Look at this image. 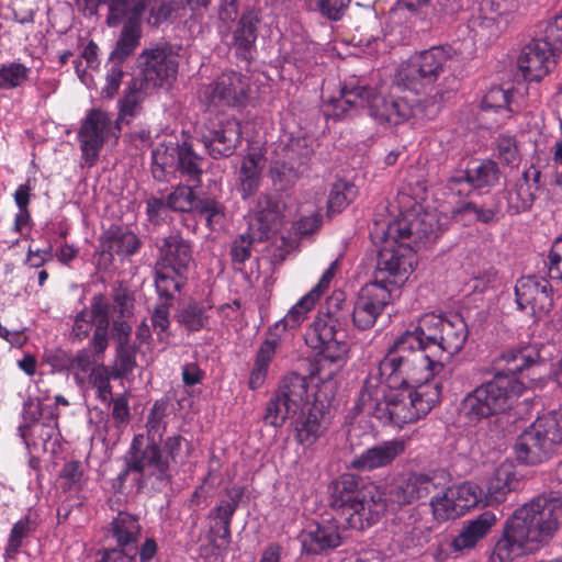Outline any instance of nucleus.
<instances>
[{
    "label": "nucleus",
    "instance_id": "obj_1",
    "mask_svg": "<svg viewBox=\"0 0 562 562\" xmlns=\"http://www.w3.org/2000/svg\"><path fill=\"white\" fill-rule=\"evenodd\" d=\"M562 524V496L543 493L507 518L494 546L492 559L512 562L549 544Z\"/></svg>",
    "mask_w": 562,
    "mask_h": 562
},
{
    "label": "nucleus",
    "instance_id": "obj_2",
    "mask_svg": "<svg viewBox=\"0 0 562 562\" xmlns=\"http://www.w3.org/2000/svg\"><path fill=\"white\" fill-rule=\"evenodd\" d=\"M539 350L528 346L508 350L495 359L498 371L491 381L469 392L460 402L458 414L465 424L475 426L480 422L504 412L512 395H519L522 383L517 373L538 363Z\"/></svg>",
    "mask_w": 562,
    "mask_h": 562
},
{
    "label": "nucleus",
    "instance_id": "obj_3",
    "mask_svg": "<svg viewBox=\"0 0 562 562\" xmlns=\"http://www.w3.org/2000/svg\"><path fill=\"white\" fill-rule=\"evenodd\" d=\"M442 369L443 363L431 359L415 328L396 337L379 362V373L390 387L413 386L422 380L418 374L423 370L427 371L424 376L427 382L429 375Z\"/></svg>",
    "mask_w": 562,
    "mask_h": 562
},
{
    "label": "nucleus",
    "instance_id": "obj_4",
    "mask_svg": "<svg viewBox=\"0 0 562 562\" xmlns=\"http://www.w3.org/2000/svg\"><path fill=\"white\" fill-rule=\"evenodd\" d=\"M356 475L345 473L330 486V506L340 510L347 526L355 530L375 524L383 515L384 506L378 487L361 490Z\"/></svg>",
    "mask_w": 562,
    "mask_h": 562
},
{
    "label": "nucleus",
    "instance_id": "obj_5",
    "mask_svg": "<svg viewBox=\"0 0 562 562\" xmlns=\"http://www.w3.org/2000/svg\"><path fill=\"white\" fill-rule=\"evenodd\" d=\"M385 228V225L375 223L370 233L372 241L381 244L372 281L395 293L414 271L417 261L413 246L398 237L384 235Z\"/></svg>",
    "mask_w": 562,
    "mask_h": 562
},
{
    "label": "nucleus",
    "instance_id": "obj_6",
    "mask_svg": "<svg viewBox=\"0 0 562 562\" xmlns=\"http://www.w3.org/2000/svg\"><path fill=\"white\" fill-rule=\"evenodd\" d=\"M415 330L431 359L441 363L443 356L449 359L459 353L469 336L468 325L459 314H425L418 319Z\"/></svg>",
    "mask_w": 562,
    "mask_h": 562
},
{
    "label": "nucleus",
    "instance_id": "obj_7",
    "mask_svg": "<svg viewBox=\"0 0 562 562\" xmlns=\"http://www.w3.org/2000/svg\"><path fill=\"white\" fill-rule=\"evenodd\" d=\"M562 443V412H551L538 417L517 438V460L538 464L550 459Z\"/></svg>",
    "mask_w": 562,
    "mask_h": 562
},
{
    "label": "nucleus",
    "instance_id": "obj_8",
    "mask_svg": "<svg viewBox=\"0 0 562 562\" xmlns=\"http://www.w3.org/2000/svg\"><path fill=\"white\" fill-rule=\"evenodd\" d=\"M451 48L432 46L413 55L396 72L400 87L422 93L450 71Z\"/></svg>",
    "mask_w": 562,
    "mask_h": 562
},
{
    "label": "nucleus",
    "instance_id": "obj_9",
    "mask_svg": "<svg viewBox=\"0 0 562 562\" xmlns=\"http://www.w3.org/2000/svg\"><path fill=\"white\" fill-rule=\"evenodd\" d=\"M125 0H108L109 15L106 23L111 27L117 26L124 19L120 37L111 52L109 61L122 65L139 45L142 35L140 22L144 14V0H136L132 8L126 7Z\"/></svg>",
    "mask_w": 562,
    "mask_h": 562
},
{
    "label": "nucleus",
    "instance_id": "obj_10",
    "mask_svg": "<svg viewBox=\"0 0 562 562\" xmlns=\"http://www.w3.org/2000/svg\"><path fill=\"white\" fill-rule=\"evenodd\" d=\"M307 392L306 376L296 372L286 374L267 403L263 422L274 428L282 427L286 419L297 414L299 409L311 404L307 402Z\"/></svg>",
    "mask_w": 562,
    "mask_h": 562
},
{
    "label": "nucleus",
    "instance_id": "obj_11",
    "mask_svg": "<svg viewBox=\"0 0 562 562\" xmlns=\"http://www.w3.org/2000/svg\"><path fill=\"white\" fill-rule=\"evenodd\" d=\"M196 134L214 159L233 156L241 143V125L233 116H205L196 127Z\"/></svg>",
    "mask_w": 562,
    "mask_h": 562
},
{
    "label": "nucleus",
    "instance_id": "obj_12",
    "mask_svg": "<svg viewBox=\"0 0 562 562\" xmlns=\"http://www.w3.org/2000/svg\"><path fill=\"white\" fill-rule=\"evenodd\" d=\"M125 456L128 460V470L142 474V482L155 477L158 488L171 483L170 463L162 456L157 440H147L145 443L144 435H136Z\"/></svg>",
    "mask_w": 562,
    "mask_h": 562
},
{
    "label": "nucleus",
    "instance_id": "obj_13",
    "mask_svg": "<svg viewBox=\"0 0 562 562\" xmlns=\"http://www.w3.org/2000/svg\"><path fill=\"white\" fill-rule=\"evenodd\" d=\"M341 324L337 318L317 314L305 334L307 346L319 349L324 360L330 362L342 360L349 346Z\"/></svg>",
    "mask_w": 562,
    "mask_h": 562
},
{
    "label": "nucleus",
    "instance_id": "obj_14",
    "mask_svg": "<svg viewBox=\"0 0 562 562\" xmlns=\"http://www.w3.org/2000/svg\"><path fill=\"white\" fill-rule=\"evenodd\" d=\"M292 418L291 428L295 441L303 448H311L328 429L329 402L316 396L310 405L299 409Z\"/></svg>",
    "mask_w": 562,
    "mask_h": 562
},
{
    "label": "nucleus",
    "instance_id": "obj_15",
    "mask_svg": "<svg viewBox=\"0 0 562 562\" xmlns=\"http://www.w3.org/2000/svg\"><path fill=\"white\" fill-rule=\"evenodd\" d=\"M442 386L438 381H427L416 386L405 395L400 407L389 412V423L401 425L409 424L426 416L441 398Z\"/></svg>",
    "mask_w": 562,
    "mask_h": 562
},
{
    "label": "nucleus",
    "instance_id": "obj_16",
    "mask_svg": "<svg viewBox=\"0 0 562 562\" xmlns=\"http://www.w3.org/2000/svg\"><path fill=\"white\" fill-rule=\"evenodd\" d=\"M142 69V81L150 88L161 87L176 79L178 61L172 54L171 46H162L145 49L137 58Z\"/></svg>",
    "mask_w": 562,
    "mask_h": 562
},
{
    "label": "nucleus",
    "instance_id": "obj_17",
    "mask_svg": "<svg viewBox=\"0 0 562 562\" xmlns=\"http://www.w3.org/2000/svg\"><path fill=\"white\" fill-rule=\"evenodd\" d=\"M248 79L239 72H223L207 85L202 92L203 101L209 106L237 108L246 104L248 99Z\"/></svg>",
    "mask_w": 562,
    "mask_h": 562
},
{
    "label": "nucleus",
    "instance_id": "obj_18",
    "mask_svg": "<svg viewBox=\"0 0 562 562\" xmlns=\"http://www.w3.org/2000/svg\"><path fill=\"white\" fill-rule=\"evenodd\" d=\"M111 131L112 121L106 112L100 109L88 112L78 131V139L82 158L89 167L95 164Z\"/></svg>",
    "mask_w": 562,
    "mask_h": 562
},
{
    "label": "nucleus",
    "instance_id": "obj_19",
    "mask_svg": "<svg viewBox=\"0 0 562 562\" xmlns=\"http://www.w3.org/2000/svg\"><path fill=\"white\" fill-rule=\"evenodd\" d=\"M393 294L392 290L373 281L362 286L352 310L355 326L361 330L373 327L378 317L391 303Z\"/></svg>",
    "mask_w": 562,
    "mask_h": 562
},
{
    "label": "nucleus",
    "instance_id": "obj_20",
    "mask_svg": "<svg viewBox=\"0 0 562 562\" xmlns=\"http://www.w3.org/2000/svg\"><path fill=\"white\" fill-rule=\"evenodd\" d=\"M385 225L384 235L398 237L403 243L411 244L413 249L429 241H434L439 236L438 221L434 214L423 213L413 218H401Z\"/></svg>",
    "mask_w": 562,
    "mask_h": 562
},
{
    "label": "nucleus",
    "instance_id": "obj_21",
    "mask_svg": "<svg viewBox=\"0 0 562 562\" xmlns=\"http://www.w3.org/2000/svg\"><path fill=\"white\" fill-rule=\"evenodd\" d=\"M515 295L518 308H530L537 317L548 314L553 307V289L543 277H521L516 282Z\"/></svg>",
    "mask_w": 562,
    "mask_h": 562
},
{
    "label": "nucleus",
    "instance_id": "obj_22",
    "mask_svg": "<svg viewBox=\"0 0 562 562\" xmlns=\"http://www.w3.org/2000/svg\"><path fill=\"white\" fill-rule=\"evenodd\" d=\"M364 109L384 126L400 125L415 114L414 108L405 99L379 93L371 87L369 98L364 100Z\"/></svg>",
    "mask_w": 562,
    "mask_h": 562
},
{
    "label": "nucleus",
    "instance_id": "obj_23",
    "mask_svg": "<svg viewBox=\"0 0 562 562\" xmlns=\"http://www.w3.org/2000/svg\"><path fill=\"white\" fill-rule=\"evenodd\" d=\"M555 57L546 45L532 38L521 48L517 65L525 80L540 81L557 64Z\"/></svg>",
    "mask_w": 562,
    "mask_h": 562
},
{
    "label": "nucleus",
    "instance_id": "obj_24",
    "mask_svg": "<svg viewBox=\"0 0 562 562\" xmlns=\"http://www.w3.org/2000/svg\"><path fill=\"white\" fill-rule=\"evenodd\" d=\"M406 441L403 438L385 440L366 449L355 457L350 467L361 472L390 467L405 452Z\"/></svg>",
    "mask_w": 562,
    "mask_h": 562
},
{
    "label": "nucleus",
    "instance_id": "obj_25",
    "mask_svg": "<svg viewBox=\"0 0 562 562\" xmlns=\"http://www.w3.org/2000/svg\"><path fill=\"white\" fill-rule=\"evenodd\" d=\"M155 265L189 274L193 265L190 243L179 233H172L165 237L159 247V258Z\"/></svg>",
    "mask_w": 562,
    "mask_h": 562
},
{
    "label": "nucleus",
    "instance_id": "obj_26",
    "mask_svg": "<svg viewBox=\"0 0 562 562\" xmlns=\"http://www.w3.org/2000/svg\"><path fill=\"white\" fill-rule=\"evenodd\" d=\"M260 16L254 10L243 13L232 34L231 47L235 55L250 63L257 52L256 41L258 37V25Z\"/></svg>",
    "mask_w": 562,
    "mask_h": 562
},
{
    "label": "nucleus",
    "instance_id": "obj_27",
    "mask_svg": "<svg viewBox=\"0 0 562 562\" xmlns=\"http://www.w3.org/2000/svg\"><path fill=\"white\" fill-rule=\"evenodd\" d=\"M100 245L102 252L110 257H113V255L131 257L138 252L143 241L127 226L111 225L102 234Z\"/></svg>",
    "mask_w": 562,
    "mask_h": 562
},
{
    "label": "nucleus",
    "instance_id": "obj_28",
    "mask_svg": "<svg viewBox=\"0 0 562 562\" xmlns=\"http://www.w3.org/2000/svg\"><path fill=\"white\" fill-rule=\"evenodd\" d=\"M497 518L492 512H484L463 522L459 533L452 539L451 548L456 552L472 550L490 532Z\"/></svg>",
    "mask_w": 562,
    "mask_h": 562
},
{
    "label": "nucleus",
    "instance_id": "obj_29",
    "mask_svg": "<svg viewBox=\"0 0 562 562\" xmlns=\"http://www.w3.org/2000/svg\"><path fill=\"white\" fill-rule=\"evenodd\" d=\"M302 549L307 554H319L341 544V536L336 524L317 525L301 536Z\"/></svg>",
    "mask_w": 562,
    "mask_h": 562
},
{
    "label": "nucleus",
    "instance_id": "obj_30",
    "mask_svg": "<svg viewBox=\"0 0 562 562\" xmlns=\"http://www.w3.org/2000/svg\"><path fill=\"white\" fill-rule=\"evenodd\" d=\"M263 168L265 157L258 150H252L243 158L238 173V190L244 200L259 189Z\"/></svg>",
    "mask_w": 562,
    "mask_h": 562
},
{
    "label": "nucleus",
    "instance_id": "obj_31",
    "mask_svg": "<svg viewBox=\"0 0 562 562\" xmlns=\"http://www.w3.org/2000/svg\"><path fill=\"white\" fill-rule=\"evenodd\" d=\"M203 157L195 153L192 142L187 138L178 145L175 172L187 179L188 183L198 187L203 173Z\"/></svg>",
    "mask_w": 562,
    "mask_h": 562
},
{
    "label": "nucleus",
    "instance_id": "obj_32",
    "mask_svg": "<svg viewBox=\"0 0 562 562\" xmlns=\"http://www.w3.org/2000/svg\"><path fill=\"white\" fill-rule=\"evenodd\" d=\"M492 4L490 0L482 1L468 19L469 30L480 40L491 41L499 33V15L492 10Z\"/></svg>",
    "mask_w": 562,
    "mask_h": 562
},
{
    "label": "nucleus",
    "instance_id": "obj_33",
    "mask_svg": "<svg viewBox=\"0 0 562 562\" xmlns=\"http://www.w3.org/2000/svg\"><path fill=\"white\" fill-rule=\"evenodd\" d=\"M512 463L501 464L487 482V499L490 503H503L507 495L519 487Z\"/></svg>",
    "mask_w": 562,
    "mask_h": 562
},
{
    "label": "nucleus",
    "instance_id": "obj_34",
    "mask_svg": "<svg viewBox=\"0 0 562 562\" xmlns=\"http://www.w3.org/2000/svg\"><path fill=\"white\" fill-rule=\"evenodd\" d=\"M501 177V169L491 159L473 160L465 168V179L471 191L495 187Z\"/></svg>",
    "mask_w": 562,
    "mask_h": 562
},
{
    "label": "nucleus",
    "instance_id": "obj_35",
    "mask_svg": "<svg viewBox=\"0 0 562 562\" xmlns=\"http://www.w3.org/2000/svg\"><path fill=\"white\" fill-rule=\"evenodd\" d=\"M142 527L138 518L132 514L120 512L111 522V536L115 539V549L128 550L137 544Z\"/></svg>",
    "mask_w": 562,
    "mask_h": 562
},
{
    "label": "nucleus",
    "instance_id": "obj_36",
    "mask_svg": "<svg viewBox=\"0 0 562 562\" xmlns=\"http://www.w3.org/2000/svg\"><path fill=\"white\" fill-rule=\"evenodd\" d=\"M370 87L355 82L345 83L340 89L339 98H331L329 105L333 115L340 117L352 109H364V100L369 98Z\"/></svg>",
    "mask_w": 562,
    "mask_h": 562
},
{
    "label": "nucleus",
    "instance_id": "obj_37",
    "mask_svg": "<svg viewBox=\"0 0 562 562\" xmlns=\"http://www.w3.org/2000/svg\"><path fill=\"white\" fill-rule=\"evenodd\" d=\"M210 308L211 306L205 305L203 302L190 299L179 304L175 318L189 333L200 331L209 324L207 311Z\"/></svg>",
    "mask_w": 562,
    "mask_h": 562
},
{
    "label": "nucleus",
    "instance_id": "obj_38",
    "mask_svg": "<svg viewBox=\"0 0 562 562\" xmlns=\"http://www.w3.org/2000/svg\"><path fill=\"white\" fill-rule=\"evenodd\" d=\"M179 142L158 144L151 151V175L157 181H167L175 172Z\"/></svg>",
    "mask_w": 562,
    "mask_h": 562
},
{
    "label": "nucleus",
    "instance_id": "obj_39",
    "mask_svg": "<svg viewBox=\"0 0 562 562\" xmlns=\"http://www.w3.org/2000/svg\"><path fill=\"white\" fill-rule=\"evenodd\" d=\"M383 376L376 373H370L361 387L357 406L360 411L376 416L378 408L385 397L386 385H382ZM384 384H386L384 382Z\"/></svg>",
    "mask_w": 562,
    "mask_h": 562
},
{
    "label": "nucleus",
    "instance_id": "obj_40",
    "mask_svg": "<svg viewBox=\"0 0 562 562\" xmlns=\"http://www.w3.org/2000/svg\"><path fill=\"white\" fill-rule=\"evenodd\" d=\"M157 552V543L153 538H148L137 551V544L128 550L106 549L98 562H149Z\"/></svg>",
    "mask_w": 562,
    "mask_h": 562
},
{
    "label": "nucleus",
    "instance_id": "obj_41",
    "mask_svg": "<svg viewBox=\"0 0 562 562\" xmlns=\"http://www.w3.org/2000/svg\"><path fill=\"white\" fill-rule=\"evenodd\" d=\"M188 274L155 265V286L158 295L170 302L187 284Z\"/></svg>",
    "mask_w": 562,
    "mask_h": 562
},
{
    "label": "nucleus",
    "instance_id": "obj_42",
    "mask_svg": "<svg viewBox=\"0 0 562 562\" xmlns=\"http://www.w3.org/2000/svg\"><path fill=\"white\" fill-rule=\"evenodd\" d=\"M380 494L384 505L383 514L389 508L394 512L404 505L415 502L405 475L394 480L385 490H380Z\"/></svg>",
    "mask_w": 562,
    "mask_h": 562
},
{
    "label": "nucleus",
    "instance_id": "obj_43",
    "mask_svg": "<svg viewBox=\"0 0 562 562\" xmlns=\"http://www.w3.org/2000/svg\"><path fill=\"white\" fill-rule=\"evenodd\" d=\"M149 89L150 87L139 78H132L127 85L123 98L119 102V120H123L125 116H135L139 112L140 103L145 99Z\"/></svg>",
    "mask_w": 562,
    "mask_h": 562
},
{
    "label": "nucleus",
    "instance_id": "obj_44",
    "mask_svg": "<svg viewBox=\"0 0 562 562\" xmlns=\"http://www.w3.org/2000/svg\"><path fill=\"white\" fill-rule=\"evenodd\" d=\"M256 221L259 223V229L267 233L273 228L280 221L281 207L279 201L270 194L262 193L257 199L255 207Z\"/></svg>",
    "mask_w": 562,
    "mask_h": 562
},
{
    "label": "nucleus",
    "instance_id": "obj_45",
    "mask_svg": "<svg viewBox=\"0 0 562 562\" xmlns=\"http://www.w3.org/2000/svg\"><path fill=\"white\" fill-rule=\"evenodd\" d=\"M314 292H308L295 305H293L288 314L269 328V333L274 335V331H285L286 329L295 328L299 326L308 311L312 310L316 302Z\"/></svg>",
    "mask_w": 562,
    "mask_h": 562
},
{
    "label": "nucleus",
    "instance_id": "obj_46",
    "mask_svg": "<svg viewBox=\"0 0 562 562\" xmlns=\"http://www.w3.org/2000/svg\"><path fill=\"white\" fill-rule=\"evenodd\" d=\"M535 38L558 56L562 50V14L541 22Z\"/></svg>",
    "mask_w": 562,
    "mask_h": 562
},
{
    "label": "nucleus",
    "instance_id": "obj_47",
    "mask_svg": "<svg viewBox=\"0 0 562 562\" xmlns=\"http://www.w3.org/2000/svg\"><path fill=\"white\" fill-rule=\"evenodd\" d=\"M462 8V0H429L420 18L430 25L448 22Z\"/></svg>",
    "mask_w": 562,
    "mask_h": 562
},
{
    "label": "nucleus",
    "instance_id": "obj_48",
    "mask_svg": "<svg viewBox=\"0 0 562 562\" xmlns=\"http://www.w3.org/2000/svg\"><path fill=\"white\" fill-rule=\"evenodd\" d=\"M243 495V487L234 486L226 490L225 496L210 512V517L220 525L232 524V518L239 506Z\"/></svg>",
    "mask_w": 562,
    "mask_h": 562
},
{
    "label": "nucleus",
    "instance_id": "obj_49",
    "mask_svg": "<svg viewBox=\"0 0 562 562\" xmlns=\"http://www.w3.org/2000/svg\"><path fill=\"white\" fill-rule=\"evenodd\" d=\"M357 188L346 180H337L329 191L327 207L329 214L340 213L353 201Z\"/></svg>",
    "mask_w": 562,
    "mask_h": 562
},
{
    "label": "nucleus",
    "instance_id": "obj_50",
    "mask_svg": "<svg viewBox=\"0 0 562 562\" xmlns=\"http://www.w3.org/2000/svg\"><path fill=\"white\" fill-rule=\"evenodd\" d=\"M126 7L132 8L136 0H125ZM145 8L144 13L148 10V16L146 22L153 27L160 26L164 22L171 19L172 14L177 10V5L173 1L162 0H144Z\"/></svg>",
    "mask_w": 562,
    "mask_h": 562
},
{
    "label": "nucleus",
    "instance_id": "obj_51",
    "mask_svg": "<svg viewBox=\"0 0 562 562\" xmlns=\"http://www.w3.org/2000/svg\"><path fill=\"white\" fill-rule=\"evenodd\" d=\"M530 183L517 181L513 191L507 193V209L513 215L529 211L535 202Z\"/></svg>",
    "mask_w": 562,
    "mask_h": 562
},
{
    "label": "nucleus",
    "instance_id": "obj_52",
    "mask_svg": "<svg viewBox=\"0 0 562 562\" xmlns=\"http://www.w3.org/2000/svg\"><path fill=\"white\" fill-rule=\"evenodd\" d=\"M303 171L304 169L293 161H288L282 158L281 160H277L270 168V177L280 190H285L299 180Z\"/></svg>",
    "mask_w": 562,
    "mask_h": 562
},
{
    "label": "nucleus",
    "instance_id": "obj_53",
    "mask_svg": "<svg viewBox=\"0 0 562 562\" xmlns=\"http://www.w3.org/2000/svg\"><path fill=\"white\" fill-rule=\"evenodd\" d=\"M115 364L111 370V376L114 380L125 379L137 367V349L133 345L116 346Z\"/></svg>",
    "mask_w": 562,
    "mask_h": 562
},
{
    "label": "nucleus",
    "instance_id": "obj_54",
    "mask_svg": "<svg viewBox=\"0 0 562 562\" xmlns=\"http://www.w3.org/2000/svg\"><path fill=\"white\" fill-rule=\"evenodd\" d=\"M481 496V487L472 482H464L450 488V497H454L457 501L454 505L462 510V514L476 506Z\"/></svg>",
    "mask_w": 562,
    "mask_h": 562
},
{
    "label": "nucleus",
    "instance_id": "obj_55",
    "mask_svg": "<svg viewBox=\"0 0 562 562\" xmlns=\"http://www.w3.org/2000/svg\"><path fill=\"white\" fill-rule=\"evenodd\" d=\"M312 154V143L305 137L292 138L283 148V158L288 161H293L304 170L311 159Z\"/></svg>",
    "mask_w": 562,
    "mask_h": 562
},
{
    "label": "nucleus",
    "instance_id": "obj_56",
    "mask_svg": "<svg viewBox=\"0 0 562 562\" xmlns=\"http://www.w3.org/2000/svg\"><path fill=\"white\" fill-rule=\"evenodd\" d=\"M109 313L110 305L103 295L93 296L90 307L83 310V316H89L91 327L99 331H109Z\"/></svg>",
    "mask_w": 562,
    "mask_h": 562
},
{
    "label": "nucleus",
    "instance_id": "obj_57",
    "mask_svg": "<svg viewBox=\"0 0 562 562\" xmlns=\"http://www.w3.org/2000/svg\"><path fill=\"white\" fill-rule=\"evenodd\" d=\"M167 404L164 401H156L147 416L146 429L147 440H157L160 443L161 438L166 431L167 423L164 420L166 417Z\"/></svg>",
    "mask_w": 562,
    "mask_h": 562
},
{
    "label": "nucleus",
    "instance_id": "obj_58",
    "mask_svg": "<svg viewBox=\"0 0 562 562\" xmlns=\"http://www.w3.org/2000/svg\"><path fill=\"white\" fill-rule=\"evenodd\" d=\"M414 389L415 384L413 386L405 387H390L386 385L385 397H383L375 417L382 422H387L389 412H394L395 408L400 407L401 403L405 398V395H408Z\"/></svg>",
    "mask_w": 562,
    "mask_h": 562
},
{
    "label": "nucleus",
    "instance_id": "obj_59",
    "mask_svg": "<svg viewBox=\"0 0 562 562\" xmlns=\"http://www.w3.org/2000/svg\"><path fill=\"white\" fill-rule=\"evenodd\" d=\"M450 488L451 486L448 485L443 493L439 496H432L430 501V505L437 519L447 520L463 515L462 510L454 505V503H457L454 497H450Z\"/></svg>",
    "mask_w": 562,
    "mask_h": 562
},
{
    "label": "nucleus",
    "instance_id": "obj_60",
    "mask_svg": "<svg viewBox=\"0 0 562 562\" xmlns=\"http://www.w3.org/2000/svg\"><path fill=\"white\" fill-rule=\"evenodd\" d=\"M191 183L189 186L178 187L169 196L167 204L169 209L178 212L195 211L198 198L194 196L193 188Z\"/></svg>",
    "mask_w": 562,
    "mask_h": 562
},
{
    "label": "nucleus",
    "instance_id": "obj_61",
    "mask_svg": "<svg viewBox=\"0 0 562 562\" xmlns=\"http://www.w3.org/2000/svg\"><path fill=\"white\" fill-rule=\"evenodd\" d=\"M423 495L424 498L439 496L447 490L450 483V476L445 470H434L423 473Z\"/></svg>",
    "mask_w": 562,
    "mask_h": 562
},
{
    "label": "nucleus",
    "instance_id": "obj_62",
    "mask_svg": "<svg viewBox=\"0 0 562 562\" xmlns=\"http://www.w3.org/2000/svg\"><path fill=\"white\" fill-rule=\"evenodd\" d=\"M499 212V207L496 204L493 207H483L479 206L476 203L472 201L460 202L452 211L454 216L463 215L467 213H473L475 215L476 221L491 224L496 221V214Z\"/></svg>",
    "mask_w": 562,
    "mask_h": 562
},
{
    "label": "nucleus",
    "instance_id": "obj_63",
    "mask_svg": "<svg viewBox=\"0 0 562 562\" xmlns=\"http://www.w3.org/2000/svg\"><path fill=\"white\" fill-rule=\"evenodd\" d=\"M29 69L20 63H12L0 68V88L13 89L27 79Z\"/></svg>",
    "mask_w": 562,
    "mask_h": 562
},
{
    "label": "nucleus",
    "instance_id": "obj_64",
    "mask_svg": "<svg viewBox=\"0 0 562 562\" xmlns=\"http://www.w3.org/2000/svg\"><path fill=\"white\" fill-rule=\"evenodd\" d=\"M30 533V521L27 518L15 522L11 529L7 547L4 549L5 559H14L22 547L23 540Z\"/></svg>",
    "mask_w": 562,
    "mask_h": 562
}]
</instances>
